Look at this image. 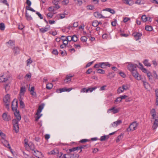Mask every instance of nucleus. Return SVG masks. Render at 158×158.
I'll return each instance as SVG.
<instances>
[{
    "instance_id": "nucleus-1",
    "label": "nucleus",
    "mask_w": 158,
    "mask_h": 158,
    "mask_svg": "<svg viewBox=\"0 0 158 158\" xmlns=\"http://www.w3.org/2000/svg\"><path fill=\"white\" fill-rule=\"evenodd\" d=\"M127 69L131 73L134 77L138 80H141V76L137 71V65L131 62L127 63Z\"/></svg>"
},
{
    "instance_id": "nucleus-2",
    "label": "nucleus",
    "mask_w": 158,
    "mask_h": 158,
    "mask_svg": "<svg viewBox=\"0 0 158 158\" xmlns=\"http://www.w3.org/2000/svg\"><path fill=\"white\" fill-rule=\"evenodd\" d=\"M13 79L11 74L9 72L5 73L0 74V82L10 83Z\"/></svg>"
},
{
    "instance_id": "nucleus-3",
    "label": "nucleus",
    "mask_w": 158,
    "mask_h": 158,
    "mask_svg": "<svg viewBox=\"0 0 158 158\" xmlns=\"http://www.w3.org/2000/svg\"><path fill=\"white\" fill-rule=\"evenodd\" d=\"M4 105L6 106V107L8 109L9 105L10 102V96L8 94H7L5 96L3 99Z\"/></svg>"
},
{
    "instance_id": "nucleus-4",
    "label": "nucleus",
    "mask_w": 158,
    "mask_h": 158,
    "mask_svg": "<svg viewBox=\"0 0 158 158\" xmlns=\"http://www.w3.org/2000/svg\"><path fill=\"white\" fill-rule=\"evenodd\" d=\"M18 122L16 119H13L12 121L13 129L16 133L18 132L19 131Z\"/></svg>"
},
{
    "instance_id": "nucleus-5",
    "label": "nucleus",
    "mask_w": 158,
    "mask_h": 158,
    "mask_svg": "<svg viewBox=\"0 0 158 158\" xmlns=\"http://www.w3.org/2000/svg\"><path fill=\"white\" fill-rule=\"evenodd\" d=\"M137 125L138 124L136 122H133L130 125L129 127L127 128V131L129 132L135 130L136 129Z\"/></svg>"
},
{
    "instance_id": "nucleus-6",
    "label": "nucleus",
    "mask_w": 158,
    "mask_h": 158,
    "mask_svg": "<svg viewBox=\"0 0 158 158\" xmlns=\"http://www.w3.org/2000/svg\"><path fill=\"white\" fill-rule=\"evenodd\" d=\"M1 141L4 146L9 148L11 151L12 149L8 141L4 138H1Z\"/></svg>"
},
{
    "instance_id": "nucleus-7",
    "label": "nucleus",
    "mask_w": 158,
    "mask_h": 158,
    "mask_svg": "<svg viewBox=\"0 0 158 158\" xmlns=\"http://www.w3.org/2000/svg\"><path fill=\"white\" fill-rule=\"evenodd\" d=\"M120 110V109L119 108H115L114 107H113L107 110V112L108 113L112 112L113 114H115L118 113L119 111Z\"/></svg>"
},
{
    "instance_id": "nucleus-8",
    "label": "nucleus",
    "mask_w": 158,
    "mask_h": 158,
    "mask_svg": "<svg viewBox=\"0 0 158 158\" xmlns=\"http://www.w3.org/2000/svg\"><path fill=\"white\" fill-rule=\"evenodd\" d=\"M73 89V88H67L66 87H64L57 89L56 92L58 93H61L63 92H69Z\"/></svg>"
},
{
    "instance_id": "nucleus-9",
    "label": "nucleus",
    "mask_w": 158,
    "mask_h": 158,
    "mask_svg": "<svg viewBox=\"0 0 158 158\" xmlns=\"http://www.w3.org/2000/svg\"><path fill=\"white\" fill-rule=\"evenodd\" d=\"M12 109L13 111L17 110L18 108V102L16 100L14 99L12 102Z\"/></svg>"
},
{
    "instance_id": "nucleus-10",
    "label": "nucleus",
    "mask_w": 158,
    "mask_h": 158,
    "mask_svg": "<svg viewBox=\"0 0 158 158\" xmlns=\"http://www.w3.org/2000/svg\"><path fill=\"white\" fill-rule=\"evenodd\" d=\"M2 117L5 121H9L11 119L10 116L6 113L3 114Z\"/></svg>"
},
{
    "instance_id": "nucleus-11",
    "label": "nucleus",
    "mask_w": 158,
    "mask_h": 158,
    "mask_svg": "<svg viewBox=\"0 0 158 158\" xmlns=\"http://www.w3.org/2000/svg\"><path fill=\"white\" fill-rule=\"evenodd\" d=\"M122 123V121L121 120H118L112 123L110 126V127H115L121 124Z\"/></svg>"
},
{
    "instance_id": "nucleus-12",
    "label": "nucleus",
    "mask_w": 158,
    "mask_h": 158,
    "mask_svg": "<svg viewBox=\"0 0 158 158\" xmlns=\"http://www.w3.org/2000/svg\"><path fill=\"white\" fill-rule=\"evenodd\" d=\"M132 35L134 37L135 40L137 41L141 39L142 34L141 33L135 32L133 33Z\"/></svg>"
},
{
    "instance_id": "nucleus-13",
    "label": "nucleus",
    "mask_w": 158,
    "mask_h": 158,
    "mask_svg": "<svg viewBox=\"0 0 158 158\" xmlns=\"http://www.w3.org/2000/svg\"><path fill=\"white\" fill-rule=\"evenodd\" d=\"M94 15L96 18L98 19L105 18H106L98 12H95L94 13Z\"/></svg>"
},
{
    "instance_id": "nucleus-14",
    "label": "nucleus",
    "mask_w": 158,
    "mask_h": 158,
    "mask_svg": "<svg viewBox=\"0 0 158 158\" xmlns=\"http://www.w3.org/2000/svg\"><path fill=\"white\" fill-rule=\"evenodd\" d=\"M152 126V129L153 130H156L158 127V118H156Z\"/></svg>"
},
{
    "instance_id": "nucleus-15",
    "label": "nucleus",
    "mask_w": 158,
    "mask_h": 158,
    "mask_svg": "<svg viewBox=\"0 0 158 158\" xmlns=\"http://www.w3.org/2000/svg\"><path fill=\"white\" fill-rule=\"evenodd\" d=\"M33 154L36 157L40 158L42 155V153L37 150H34Z\"/></svg>"
},
{
    "instance_id": "nucleus-16",
    "label": "nucleus",
    "mask_w": 158,
    "mask_h": 158,
    "mask_svg": "<svg viewBox=\"0 0 158 158\" xmlns=\"http://www.w3.org/2000/svg\"><path fill=\"white\" fill-rule=\"evenodd\" d=\"M16 112H14V115L16 118V119L18 122H19L21 119V116L19 114V112L17 110H15Z\"/></svg>"
},
{
    "instance_id": "nucleus-17",
    "label": "nucleus",
    "mask_w": 158,
    "mask_h": 158,
    "mask_svg": "<svg viewBox=\"0 0 158 158\" xmlns=\"http://www.w3.org/2000/svg\"><path fill=\"white\" fill-rule=\"evenodd\" d=\"M13 48V52L14 55H16L19 53L20 49L18 47H14Z\"/></svg>"
},
{
    "instance_id": "nucleus-18",
    "label": "nucleus",
    "mask_w": 158,
    "mask_h": 158,
    "mask_svg": "<svg viewBox=\"0 0 158 158\" xmlns=\"http://www.w3.org/2000/svg\"><path fill=\"white\" fill-rule=\"evenodd\" d=\"M101 68L102 69L106 68V67H110V64L108 62L101 63Z\"/></svg>"
},
{
    "instance_id": "nucleus-19",
    "label": "nucleus",
    "mask_w": 158,
    "mask_h": 158,
    "mask_svg": "<svg viewBox=\"0 0 158 158\" xmlns=\"http://www.w3.org/2000/svg\"><path fill=\"white\" fill-rule=\"evenodd\" d=\"M150 113L151 114L153 119H155V116L156 115V112L155 110L153 108L150 111Z\"/></svg>"
},
{
    "instance_id": "nucleus-20",
    "label": "nucleus",
    "mask_w": 158,
    "mask_h": 158,
    "mask_svg": "<svg viewBox=\"0 0 158 158\" xmlns=\"http://www.w3.org/2000/svg\"><path fill=\"white\" fill-rule=\"evenodd\" d=\"M73 76L69 74L66 76V79L64 80L66 83L68 82V81H70L71 80V78L73 77Z\"/></svg>"
},
{
    "instance_id": "nucleus-21",
    "label": "nucleus",
    "mask_w": 158,
    "mask_h": 158,
    "mask_svg": "<svg viewBox=\"0 0 158 158\" xmlns=\"http://www.w3.org/2000/svg\"><path fill=\"white\" fill-rule=\"evenodd\" d=\"M103 10L108 11L113 14H114L115 12V11L114 10L110 8H106L104 9Z\"/></svg>"
},
{
    "instance_id": "nucleus-22",
    "label": "nucleus",
    "mask_w": 158,
    "mask_h": 158,
    "mask_svg": "<svg viewBox=\"0 0 158 158\" xmlns=\"http://www.w3.org/2000/svg\"><path fill=\"white\" fill-rule=\"evenodd\" d=\"M155 94L156 96V106L158 105V89H156L155 90Z\"/></svg>"
},
{
    "instance_id": "nucleus-23",
    "label": "nucleus",
    "mask_w": 158,
    "mask_h": 158,
    "mask_svg": "<svg viewBox=\"0 0 158 158\" xmlns=\"http://www.w3.org/2000/svg\"><path fill=\"white\" fill-rule=\"evenodd\" d=\"M8 44L9 46L11 48L13 47L15 45V42L14 41L10 40L9 42L6 43Z\"/></svg>"
},
{
    "instance_id": "nucleus-24",
    "label": "nucleus",
    "mask_w": 158,
    "mask_h": 158,
    "mask_svg": "<svg viewBox=\"0 0 158 158\" xmlns=\"http://www.w3.org/2000/svg\"><path fill=\"white\" fill-rule=\"evenodd\" d=\"M49 30V27H44L40 28L39 30L42 33H44Z\"/></svg>"
},
{
    "instance_id": "nucleus-25",
    "label": "nucleus",
    "mask_w": 158,
    "mask_h": 158,
    "mask_svg": "<svg viewBox=\"0 0 158 158\" xmlns=\"http://www.w3.org/2000/svg\"><path fill=\"white\" fill-rule=\"evenodd\" d=\"M98 88L97 86H95L93 87H89L87 89L88 92H92L94 90H95Z\"/></svg>"
},
{
    "instance_id": "nucleus-26",
    "label": "nucleus",
    "mask_w": 158,
    "mask_h": 158,
    "mask_svg": "<svg viewBox=\"0 0 158 158\" xmlns=\"http://www.w3.org/2000/svg\"><path fill=\"white\" fill-rule=\"evenodd\" d=\"M109 137V136L108 135H104L101 137L100 140L101 141H105L106 139H108Z\"/></svg>"
},
{
    "instance_id": "nucleus-27",
    "label": "nucleus",
    "mask_w": 158,
    "mask_h": 158,
    "mask_svg": "<svg viewBox=\"0 0 158 158\" xmlns=\"http://www.w3.org/2000/svg\"><path fill=\"white\" fill-rule=\"evenodd\" d=\"M123 88L124 90H127L129 89L130 88V86L128 84H124L122 85Z\"/></svg>"
},
{
    "instance_id": "nucleus-28",
    "label": "nucleus",
    "mask_w": 158,
    "mask_h": 158,
    "mask_svg": "<svg viewBox=\"0 0 158 158\" xmlns=\"http://www.w3.org/2000/svg\"><path fill=\"white\" fill-rule=\"evenodd\" d=\"M26 91L25 87H22L21 88L20 93V95H23Z\"/></svg>"
},
{
    "instance_id": "nucleus-29",
    "label": "nucleus",
    "mask_w": 158,
    "mask_h": 158,
    "mask_svg": "<svg viewBox=\"0 0 158 158\" xmlns=\"http://www.w3.org/2000/svg\"><path fill=\"white\" fill-rule=\"evenodd\" d=\"M74 1L76 4L79 6H81L83 3L82 1L81 0H74Z\"/></svg>"
},
{
    "instance_id": "nucleus-30",
    "label": "nucleus",
    "mask_w": 158,
    "mask_h": 158,
    "mask_svg": "<svg viewBox=\"0 0 158 158\" xmlns=\"http://www.w3.org/2000/svg\"><path fill=\"white\" fill-rule=\"evenodd\" d=\"M125 1H126L125 3L130 6L132 5L134 3L131 0H125Z\"/></svg>"
},
{
    "instance_id": "nucleus-31",
    "label": "nucleus",
    "mask_w": 158,
    "mask_h": 158,
    "mask_svg": "<svg viewBox=\"0 0 158 158\" xmlns=\"http://www.w3.org/2000/svg\"><path fill=\"white\" fill-rule=\"evenodd\" d=\"M44 108V106L41 105H40L38 107V109L37 112V114H40L41 112L42 111V110Z\"/></svg>"
},
{
    "instance_id": "nucleus-32",
    "label": "nucleus",
    "mask_w": 158,
    "mask_h": 158,
    "mask_svg": "<svg viewBox=\"0 0 158 158\" xmlns=\"http://www.w3.org/2000/svg\"><path fill=\"white\" fill-rule=\"evenodd\" d=\"M5 28V25L3 23H0V30L2 31H4Z\"/></svg>"
},
{
    "instance_id": "nucleus-33",
    "label": "nucleus",
    "mask_w": 158,
    "mask_h": 158,
    "mask_svg": "<svg viewBox=\"0 0 158 158\" xmlns=\"http://www.w3.org/2000/svg\"><path fill=\"white\" fill-rule=\"evenodd\" d=\"M72 154L68 153L64 155L62 157L64 158H72Z\"/></svg>"
},
{
    "instance_id": "nucleus-34",
    "label": "nucleus",
    "mask_w": 158,
    "mask_h": 158,
    "mask_svg": "<svg viewBox=\"0 0 158 158\" xmlns=\"http://www.w3.org/2000/svg\"><path fill=\"white\" fill-rule=\"evenodd\" d=\"M143 64L144 65L147 67H149L151 66V64L148 62V60L146 59L144 60L143 61Z\"/></svg>"
},
{
    "instance_id": "nucleus-35",
    "label": "nucleus",
    "mask_w": 158,
    "mask_h": 158,
    "mask_svg": "<svg viewBox=\"0 0 158 158\" xmlns=\"http://www.w3.org/2000/svg\"><path fill=\"white\" fill-rule=\"evenodd\" d=\"M53 87V85L51 83H48L46 85V88L48 89H50Z\"/></svg>"
},
{
    "instance_id": "nucleus-36",
    "label": "nucleus",
    "mask_w": 158,
    "mask_h": 158,
    "mask_svg": "<svg viewBox=\"0 0 158 158\" xmlns=\"http://www.w3.org/2000/svg\"><path fill=\"white\" fill-rule=\"evenodd\" d=\"M124 90L123 89V88L122 86L118 88L117 90V92L118 94H120L123 92Z\"/></svg>"
},
{
    "instance_id": "nucleus-37",
    "label": "nucleus",
    "mask_w": 158,
    "mask_h": 158,
    "mask_svg": "<svg viewBox=\"0 0 158 158\" xmlns=\"http://www.w3.org/2000/svg\"><path fill=\"white\" fill-rule=\"evenodd\" d=\"M145 29L147 31H152L153 28L152 26L148 25L145 26Z\"/></svg>"
},
{
    "instance_id": "nucleus-38",
    "label": "nucleus",
    "mask_w": 158,
    "mask_h": 158,
    "mask_svg": "<svg viewBox=\"0 0 158 158\" xmlns=\"http://www.w3.org/2000/svg\"><path fill=\"white\" fill-rule=\"evenodd\" d=\"M123 138V135H118L117 139H116V141L117 143H118L119 142L120 140H121Z\"/></svg>"
},
{
    "instance_id": "nucleus-39",
    "label": "nucleus",
    "mask_w": 158,
    "mask_h": 158,
    "mask_svg": "<svg viewBox=\"0 0 158 158\" xmlns=\"http://www.w3.org/2000/svg\"><path fill=\"white\" fill-rule=\"evenodd\" d=\"M26 17L27 20H31L32 19V18L31 15H29L27 12H26Z\"/></svg>"
},
{
    "instance_id": "nucleus-40",
    "label": "nucleus",
    "mask_w": 158,
    "mask_h": 158,
    "mask_svg": "<svg viewBox=\"0 0 158 158\" xmlns=\"http://www.w3.org/2000/svg\"><path fill=\"white\" fill-rule=\"evenodd\" d=\"M28 146H29L31 150L33 151L34 150H35L34 149V146L33 144L32 143H29V144H28Z\"/></svg>"
},
{
    "instance_id": "nucleus-41",
    "label": "nucleus",
    "mask_w": 158,
    "mask_h": 158,
    "mask_svg": "<svg viewBox=\"0 0 158 158\" xmlns=\"http://www.w3.org/2000/svg\"><path fill=\"white\" fill-rule=\"evenodd\" d=\"M141 19L144 22H146L147 20V17L145 15H143L142 16Z\"/></svg>"
},
{
    "instance_id": "nucleus-42",
    "label": "nucleus",
    "mask_w": 158,
    "mask_h": 158,
    "mask_svg": "<svg viewBox=\"0 0 158 158\" xmlns=\"http://www.w3.org/2000/svg\"><path fill=\"white\" fill-rule=\"evenodd\" d=\"M79 150L78 147L73 148L71 149H69V151L70 152H73L76 150Z\"/></svg>"
},
{
    "instance_id": "nucleus-43",
    "label": "nucleus",
    "mask_w": 158,
    "mask_h": 158,
    "mask_svg": "<svg viewBox=\"0 0 158 158\" xmlns=\"http://www.w3.org/2000/svg\"><path fill=\"white\" fill-rule=\"evenodd\" d=\"M143 85L144 87L146 88L147 89L148 88V87L149 86V85L148 83L146 82V81H143Z\"/></svg>"
},
{
    "instance_id": "nucleus-44",
    "label": "nucleus",
    "mask_w": 158,
    "mask_h": 158,
    "mask_svg": "<svg viewBox=\"0 0 158 158\" xmlns=\"http://www.w3.org/2000/svg\"><path fill=\"white\" fill-rule=\"evenodd\" d=\"M36 115H37V116L35 117V121H38L39 119L41 117V116L42 114H37V112L36 113Z\"/></svg>"
},
{
    "instance_id": "nucleus-45",
    "label": "nucleus",
    "mask_w": 158,
    "mask_h": 158,
    "mask_svg": "<svg viewBox=\"0 0 158 158\" xmlns=\"http://www.w3.org/2000/svg\"><path fill=\"white\" fill-rule=\"evenodd\" d=\"M97 71L98 73H99L104 74L105 73V71L102 69H97Z\"/></svg>"
},
{
    "instance_id": "nucleus-46",
    "label": "nucleus",
    "mask_w": 158,
    "mask_h": 158,
    "mask_svg": "<svg viewBox=\"0 0 158 158\" xmlns=\"http://www.w3.org/2000/svg\"><path fill=\"white\" fill-rule=\"evenodd\" d=\"M72 41L74 42H76L77 41V36L75 35H74L72 37Z\"/></svg>"
},
{
    "instance_id": "nucleus-47",
    "label": "nucleus",
    "mask_w": 158,
    "mask_h": 158,
    "mask_svg": "<svg viewBox=\"0 0 158 158\" xmlns=\"http://www.w3.org/2000/svg\"><path fill=\"white\" fill-rule=\"evenodd\" d=\"M86 8L87 9L90 10H92L94 9V6L93 5H88L87 6Z\"/></svg>"
},
{
    "instance_id": "nucleus-48",
    "label": "nucleus",
    "mask_w": 158,
    "mask_h": 158,
    "mask_svg": "<svg viewBox=\"0 0 158 158\" xmlns=\"http://www.w3.org/2000/svg\"><path fill=\"white\" fill-rule=\"evenodd\" d=\"M87 37L85 36H82L81 37V40L83 42H86L87 41Z\"/></svg>"
},
{
    "instance_id": "nucleus-49",
    "label": "nucleus",
    "mask_w": 158,
    "mask_h": 158,
    "mask_svg": "<svg viewBox=\"0 0 158 158\" xmlns=\"http://www.w3.org/2000/svg\"><path fill=\"white\" fill-rule=\"evenodd\" d=\"M92 25L94 27H97L98 26V21H94L92 23Z\"/></svg>"
},
{
    "instance_id": "nucleus-50",
    "label": "nucleus",
    "mask_w": 158,
    "mask_h": 158,
    "mask_svg": "<svg viewBox=\"0 0 158 158\" xmlns=\"http://www.w3.org/2000/svg\"><path fill=\"white\" fill-rule=\"evenodd\" d=\"M20 100V106L22 108H23L24 107V102L21 100L19 99Z\"/></svg>"
},
{
    "instance_id": "nucleus-51",
    "label": "nucleus",
    "mask_w": 158,
    "mask_h": 158,
    "mask_svg": "<svg viewBox=\"0 0 158 158\" xmlns=\"http://www.w3.org/2000/svg\"><path fill=\"white\" fill-rule=\"evenodd\" d=\"M81 93H88L87 89L85 88H84L80 90Z\"/></svg>"
},
{
    "instance_id": "nucleus-52",
    "label": "nucleus",
    "mask_w": 158,
    "mask_h": 158,
    "mask_svg": "<svg viewBox=\"0 0 158 158\" xmlns=\"http://www.w3.org/2000/svg\"><path fill=\"white\" fill-rule=\"evenodd\" d=\"M4 88L6 90V92L9 89L10 86L8 84H5L4 85Z\"/></svg>"
},
{
    "instance_id": "nucleus-53",
    "label": "nucleus",
    "mask_w": 158,
    "mask_h": 158,
    "mask_svg": "<svg viewBox=\"0 0 158 158\" xmlns=\"http://www.w3.org/2000/svg\"><path fill=\"white\" fill-rule=\"evenodd\" d=\"M72 158H78L79 157V155L77 154H72Z\"/></svg>"
},
{
    "instance_id": "nucleus-54",
    "label": "nucleus",
    "mask_w": 158,
    "mask_h": 158,
    "mask_svg": "<svg viewBox=\"0 0 158 158\" xmlns=\"http://www.w3.org/2000/svg\"><path fill=\"white\" fill-rule=\"evenodd\" d=\"M48 10L49 11H55L56 10L54 9V6H50L48 8Z\"/></svg>"
},
{
    "instance_id": "nucleus-55",
    "label": "nucleus",
    "mask_w": 158,
    "mask_h": 158,
    "mask_svg": "<svg viewBox=\"0 0 158 158\" xmlns=\"http://www.w3.org/2000/svg\"><path fill=\"white\" fill-rule=\"evenodd\" d=\"M142 0H137L135 2V3L138 5L143 4V2H142Z\"/></svg>"
},
{
    "instance_id": "nucleus-56",
    "label": "nucleus",
    "mask_w": 158,
    "mask_h": 158,
    "mask_svg": "<svg viewBox=\"0 0 158 158\" xmlns=\"http://www.w3.org/2000/svg\"><path fill=\"white\" fill-rule=\"evenodd\" d=\"M121 101V100L120 97H118L114 101V103H115V102H120Z\"/></svg>"
},
{
    "instance_id": "nucleus-57",
    "label": "nucleus",
    "mask_w": 158,
    "mask_h": 158,
    "mask_svg": "<svg viewBox=\"0 0 158 158\" xmlns=\"http://www.w3.org/2000/svg\"><path fill=\"white\" fill-rule=\"evenodd\" d=\"M65 39L68 42H70L72 41V37L70 36H68L66 37Z\"/></svg>"
},
{
    "instance_id": "nucleus-58",
    "label": "nucleus",
    "mask_w": 158,
    "mask_h": 158,
    "mask_svg": "<svg viewBox=\"0 0 158 158\" xmlns=\"http://www.w3.org/2000/svg\"><path fill=\"white\" fill-rule=\"evenodd\" d=\"M26 9L27 10L31 11L32 12H35V10H34L33 9L29 6H27L26 7Z\"/></svg>"
},
{
    "instance_id": "nucleus-59",
    "label": "nucleus",
    "mask_w": 158,
    "mask_h": 158,
    "mask_svg": "<svg viewBox=\"0 0 158 158\" xmlns=\"http://www.w3.org/2000/svg\"><path fill=\"white\" fill-rule=\"evenodd\" d=\"M53 16V14L49 12L48 13L47 15V16L48 17H49L51 18H52Z\"/></svg>"
},
{
    "instance_id": "nucleus-60",
    "label": "nucleus",
    "mask_w": 158,
    "mask_h": 158,
    "mask_svg": "<svg viewBox=\"0 0 158 158\" xmlns=\"http://www.w3.org/2000/svg\"><path fill=\"white\" fill-rule=\"evenodd\" d=\"M0 136H1V138L5 139L6 137V135L5 134L0 131Z\"/></svg>"
},
{
    "instance_id": "nucleus-61",
    "label": "nucleus",
    "mask_w": 158,
    "mask_h": 158,
    "mask_svg": "<svg viewBox=\"0 0 158 158\" xmlns=\"http://www.w3.org/2000/svg\"><path fill=\"white\" fill-rule=\"evenodd\" d=\"M100 67L101 68V63H100L99 64H96L94 66V68H98Z\"/></svg>"
},
{
    "instance_id": "nucleus-62",
    "label": "nucleus",
    "mask_w": 158,
    "mask_h": 158,
    "mask_svg": "<svg viewBox=\"0 0 158 158\" xmlns=\"http://www.w3.org/2000/svg\"><path fill=\"white\" fill-rule=\"evenodd\" d=\"M153 76L156 79H158V75L155 71L153 72Z\"/></svg>"
},
{
    "instance_id": "nucleus-63",
    "label": "nucleus",
    "mask_w": 158,
    "mask_h": 158,
    "mask_svg": "<svg viewBox=\"0 0 158 158\" xmlns=\"http://www.w3.org/2000/svg\"><path fill=\"white\" fill-rule=\"evenodd\" d=\"M69 2V0H64L62 1L63 4L65 5L68 4Z\"/></svg>"
},
{
    "instance_id": "nucleus-64",
    "label": "nucleus",
    "mask_w": 158,
    "mask_h": 158,
    "mask_svg": "<svg viewBox=\"0 0 158 158\" xmlns=\"http://www.w3.org/2000/svg\"><path fill=\"white\" fill-rule=\"evenodd\" d=\"M62 40L63 41V43L64 45H67L68 44V41L66 39H62Z\"/></svg>"
}]
</instances>
